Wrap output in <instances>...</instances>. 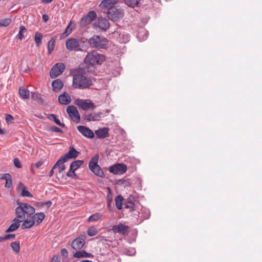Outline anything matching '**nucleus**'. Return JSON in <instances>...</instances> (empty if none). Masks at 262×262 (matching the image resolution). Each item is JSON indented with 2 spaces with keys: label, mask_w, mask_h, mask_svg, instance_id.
Masks as SVG:
<instances>
[{
  "label": "nucleus",
  "mask_w": 262,
  "mask_h": 262,
  "mask_svg": "<svg viewBox=\"0 0 262 262\" xmlns=\"http://www.w3.org/2000/svg\"><path fill=\"white\" fill-rule=\"evenodd\" d=\"M21 195L23 197H29L32 198L33 195L28 190L25 189H24L23 191L21 192Z\"/></svg>",
  "instance_id": "obj_45"
},
{
  "label": "nucleus",
  "mask_w": 262,
  "mask_h": 262,
  "mask_svg": "<svg viewBox=\"0 0 262 262\" xmlns=\"http://www.w3.org/2000/svg\"><path fill=\"white\" fill-rule=\"evenodd\" d=\"M5 120L7 124H9L13 122L14 118L11 115L7 114L5 115Z\"/></svg>",
  "instance_id": "obj_46"
},
{
  "label": "nucleus",
  "mask_w": 262,
  "mask_h": 262,
  "mask_svg": "<svg viewBox=\"0 0 262 262\" xmlns=\"http://www.w3.org/2000/svg\"><path fill=\"white\" fill-rule=\"evenodd\" d=\"M117 184L125 187L129 186L130 183L128 181L125 179H119L117 181Z\"/></svg>",
  "instance_id": "obj_41"
},
{
  "label": "nucleus",
  "mask_w": 262,
  "mask_h": 262,
  "mask_svg": "<svg viewBox=\"0 0 262 262\" xmlns=\"http://www.w3.org/2000/svg\"><path fill=\"white\" fill-rule=\"evenodd\" d=\"M15 236L16 235L15 234H8L1 236H0V243L8 239H14L15 238Z\"/></svg>",
  "instance_id": "obj_39"
},
{
  "label": "nucleus",
  "mask_w": 262,
  "mask_h": 262,
  "mask_svg": "<svg viewBox=\"0 0 262 262\" xmlns=\"http://www.w3.org/2000/svg\"><path fill=\"white\" fill-rule=\"evenodd\" d=\"M148 33L145 29H142L139 31L137 34V38L140 40H143L147 38Z\"/></svg>",
  "instance_id": "obj_31"
},
{
  "label": "nucleus",
  "mask_w": 262,
  "mask_h": 262,
  "mask_svg": "<svg viewBox=\"0 0 262 262\" xmlns=\"http://www.w3.org/2000/svg\"><path fill=\"white\" fill-rule=\"evenodd\" d=\"M81 166H82V160H76L73 161L71 164L70 168L71 169V170L75 171Z\"/></svg>",
  "instance_id": "obj_34"
},
{
  "label": "nucleus",
  "mask_w": 262,
  "mask_h": 262,
  "mask_svg": "<svg viewBox=\"0 0 262 262\" xmlns=\"http://www.w3.org/2000/svg\"><path fill=\"white\" fill-rule=\"evenodd\" d=\"M105 60L103 55L98 53L95 51L89 52L84 58V61L86 64L92 67L90 69L94 68L93 66L96 64H101Z\"/></svg>",
  "instance_id": "obj_1"
},
{
  "label": "nucleus",
  "mask_w": 262,
  "mask_h": 262,
  "mask_svg": "<svg viewBox=\"0 0 262 262\" xmlns=\"http://www.w3.org/2000/svg\"><path fill=\"white\" fill-rule=\"evenodd\" d=\"M55 39L52 38L48 42V54L50 55L54 49Z\"/></svg>",
  "instance_id": "obj_35"
},
{
  "label": "nucleus",
  "mask_w": 262,
  "mask_h": 262,
  "mask_svg": "<svg viewBox=\"0 0 262 262\" xmlns=\"http://www.w3.org/2000/svg\"><path fill=\"white\" fill-rule=\"evenodd\" d=\"M44 205H47L49 208L52 205V202L50 201H47V202H43Z\"/></svg>",
  "instance_id": "obj_64"
},
{
  "label": "nucleus",
  "mask_w": 262,
  "mask_h": 262,
  "mask_svg": "<svg viewBox=\"0 0 262 262\" xmlns=\"http://www.w3.org/2000/svg\"><path fill=\"white\" fill-rule=\"evenodd\" d=\"M18 207L15 209L17 217L25 220V214L32 215L35 212V208L28 203H18Z\"/></svg>",
  "instance_id": "obj_2"
},
{
  "label": "nucleus",
  "mask_w": 262,
  "mask_h": 262,
  "mask_svg": "<svg viewBox=\"0 0 262 262\" xmlns=\"http://www.w3.org/2000/svg\"><path fill=\"white\" fill-rule=\"evenodd\" d=\"M91 256H93L91 253H89L83 250V257H90Z\"/></svg>",
  "instance_id": "obj_58"
},
{
  "label": "nucleus",
  "mask_w": 262,
  "mask_h": 262,
  "mask_svg": "<svg viewBox=\"0 0 262 262\" xmlns=\"http://www.w3.org/2000/svg\"><path fill=\"white\" fill-rule=\"evenodd\" d=\"M66 69V66L63 63H57L54 65L51 69L50 76L51 78H55L61 74Z\"/></svg>",
  "instance_id": "obj_9"
},
{
  "label": "nucleus",
  "mask_w": 262,
  "mask_h": 262,
  "mask_svg": "<svg viewBox=\"0 0 262 262\" xmlns=\"http://www.w3.org/2000/svg\"><path fill=\"white\" fill-rule=\"evenodd\" d=\"M71 97L67 92H64L58 97L59 103L62 105H67L71 102Z\"/></svg>",
  "instance_id": "obj_21"
},
{
  "label": "nucleus",
  "mask_w": 262,
  "mask_h": 262,
  "mask_svg": "<svg viewBox=\"0 0 262 262\" xmlns=\"http://www.w3.org/2000/svg\"><path fill=\"white\" fill-rule=\"evenodd\" d=\"M127 170V166L124 163H118L109 167V171L114 174H122Z\"/></svg>",
  "instance_id": "obj_12"
},
{
  "label": "nucleus",
  "mask_w": 262,
  "mask_h": 262,
  "mask_svg": "<svg viewBox=\"0 0 262 262\" xmlns=\"http://www.w3.org/2000/svg\"><path fill=\"white\" fill-rule=\"evenodd\" d=\"M42 19L45 23H46L49 20V16L47 14H44L42 15Z\"/></svg>",
  "instance_id": "obj_60"
},
{
  "label": "nucleus",
  "mask_w": 262,
  "mask_h": 262,
  "mask_svg": "<svg viewBox=\"0 0 262 262\" xmlns=\"http://www.w3.org/2000/svg\"><path fill=\"white\" fill-rule=\"evenodd\" d=\"M75 104L78 105L79 107L82 108V99H77Z\"/></svg>",
  "instance_id": "obj_57"
},
{
  "label": "nucleus",
  "mask_w": 262,
  "mask_h": 262,
  "mask_svg": "<svg viewBox=\"0 0 262 262\" xmlns=\"http://www.w3.org/2000/svg\"><path fill=\"white\" fill-rule=\"evenodd\" d=\"M118 0H103L99 5V7L101 8H108L111 7V5L114 4Z\"/></svg>",
  "instance_id": "obj_28"
},
{
  "label": "nucleus",
  "mask_w": 262,
  "mask_h": 262,
  "mask_svg": "<svg viewBox=\"0 0 262 262\" xmlns=\"http://www.w3.org/2000/svg\"><path fill=\"white\" fill-rule=\"evenodd\" d=\"M11 175L8 173L3 174V180L4 179L6 181L9 178H11Z\"/></svg>",
  "instance_id": "obj_59"
},
{
  "label": "nucleus",
  "mask_w": 262,
  "mask_h": 262,
  "mask_svg": "<svg viewBox=\"0 0 262 262\" xmlns=\"http://www.w3.org/2000/svg\"><path fill=\"white\" fill-rule=\"evenodd\" d=\"M83 136L92 139L94 137V133L89 128L83 126Z\"/></svg>",
  "instance_id": "obj_29"
},
{
  "label": "nucleus",
  "mask_w": 262,
  "mask_h": 262,
  "mask_svg": "<svg viewBox=\"0 0 262 262\" xmlns=\"http://www.w3.org/2000/svg\"><path fill=\"white\" fill-rule=\"evenodd\" d=\"M103 117L102 113H85L83 114V118L88 121H95L99 120Z\"/></svg>",
  "instance_id": "obj_14"
},
{
  "label": "nucleus",
  "mask_w": 262,
  "mask_h": 262,
  "mask_svg": "<svg viewBox=\"0 0 262 262\" xmlns=\"http://www.w3.org/2000/svg\"><path fill=\"white\" fill-rule=\"evenodd\" d=\"M108 190V193L106 196V200L107 203L112 202L113 201V196L111 192V190L110 187L107 188Z\"/></svg>",
  "instance_id": "obj_47"
},
{
  "label": "nucleus",
  "mask_w": 262,
  "mask_h": 262,
  "mask_svg": "<svg viewBox=\"0 0 262 262\" xmlns=\"http://www.w3.org/2000/svg\"><path fill=\"white\" fill-rule=\"evenodd\" d=\"M42 35L39 32H36L35 35V41L37 47H39L42 42Z\"/></svg>",
  "instance_id": "obj_38"
},
{
  "label": "nucleus",
  "mask_w": 262,
  "mask_h": 262,
  "mask_svg": "<svg viewBox=\"0 0 262 262\" xmlns=\"http://www.w3.org/2000/svg\"><path fill=\"white\" fill-rule=\"evenodd\" d=\"M61 255L65 257V258H67L68 257V250L65 249V248H63L61 250Z\"/></svg>",
  "instance_id": "obj_53"
},
{
  "label": "nucleus",
  "mask_w": 262,
  "mask_h": 262,
  "mask_svg": "<svg viewBox=\"0 0 262 262\" xmlns=\"http://www.w3.org/2000/svg\"><path fill=\"white\" fill-rule=\"evenodd\" d=\"M31 97L33 99L37 100H41V97L40 96V95L36 92H33L31 94Z\"/></svg>",
  "instance_id": "obj_48"
},
{
  "label": "nucleus",
  "mask_w": 262,
  "mask_h": 262,
  "mask_svg": "<svg viewBox=\"0 0 262 262\" xmlns=\"http://www.w3.org/2000/svg\"><path fill=\"white\" fill-rule=\"evenodd\" d=\"M11 246L13 250L16 253H18L20 250V246L19 242H14L11 244Z\"/></svg>",
  "instance_id": "obj_40"
},
{
  "label": "nucleus",
  "mask_w": 262,
  "mask_h": 262,
  "mask_svg": "<svg viewBox=\"0 0 262 262\" xmlns=\"http://www.w3.org/2000/svg\"><path fill=\"white\" fill-rule=\"evenodd\" d=\"M24 220L19 219V217H17V216L15 219L13 220V223L10 226V227L6 230V233L11 232L15 231L17 229L19 226L20 223L22 222Z\"/></svg>",
  "instance_id": "obj_16"
},
{
  "label": "nucleus",
  "mask_w": 262,
  "mask_h": 262,
  "mask_svg": "<svg viewBox=\"0 0 262 262\" xmlns=\"http://www.w3.org/2000/svg\"><path fill=\"white\" fill-rule=\"evenodd\" d=\"M23 221L24 222L21 225V228L23 229L31 228L35 225L34 221H33L32 217L31 219H25Z\"/></svg>",
  "instance_id": "obj_27"
},
{
  "label": "nucleus",
  "mask_w": 262,
  "mask_h": 262,
  "mask_svg": "<svg viewBox=\"0 0 262 262\" xmlns=\"http://www.w3.org/2000/svg\"><path fill=\"white\" fill-rule=\"evenodd\" d=\"M123 201V198L121 195H117L115 198V204L116 208L121 210L122 208V202Z\"/></svg>",
  "instance_id": "obj_33"
},
{
  "label": "nucleus",
  "mask_w": 262,
  "mask_h": 262,
  "mask_svg": "<svg viewBox=\"0 0 262 262\" xmlns=\"http://www.w3.org/2000/svg\"><path fill=\"white\" fill-rule=\"evenodd\" d=\"M12 185V178H9L6 181L5 186L7 188H10Z\"/></svg>",
  "instance_id": "obj_50"
},
{
  "label": "nucleus",
  "mask_w": 262,
  "mask_h": 262,
  "mask_svg": "<svg viewBox=\"0 0 262 262\" xmlns=\"http://www.w3.org/2000/svg\"><path fill=\"white\" fill-rule=\"evenodd\" d=\"M71 247L76 251L74 253V257L76 258L82 257V237L81 236L75 238L71 243Z\"/></svg>",
  "instance_id": "obj_8"
},
{
  "label": "nucleus",
  "mask_w": 262,
  "mask_h": 262,
  "mask_svg": "<svg viewBox=\"0 0 262 262\" xmlns=\"http://www.w3.org/2000/svg\"><path fill=\"white\" fill-rule=\"evenodd\" d=\"M125 208L129 209L132 212L136 210V206L134 202V197L130 195L124 204Z\"/></svg>",
  "instance_id": "obj_17"
},
{
  "label": "nucleus",
  "mask_w": 262,
  "mask_h": 262,
  "mask_svg": "<svg viewBox=\"0 0 262 262\" xmlns=\"http://www.w3.org/2000/svg\"><path fill=\"white\" fill-rule=\"evenodd\" d=\"M108 210L110 212H113L114 210V207L112 205V202L107 203V204Z\"/></svg>",
  "instance_id": "obj_54"
},
{
  "label": "nucleus",
  "mask_w": 262,
  "mask_h": 262,
  "mask_svg": "<svg viewBox=\"0 0 262 262\" xmlns=\"http://www.w3.org/2000/svg\"><path fill=\"white\" fill-rule=\"evenodd\" d=\"M11 19L10 18H5L3 19H1V20H0V27L8 26L11 23Z\"/></svg>",
  "instance_id": "obj_44"
},
{
  "label": "nucleus",
  "mask_w": 262,
  "mask_h": 262,
  "mask_svg": "<svg viewBox=\"0 0 262 262\" xmlns=\"http://www.w3.org/2000/svg\"><path fill=\"white\" fill-rule=\"evenodd\" d=\"M33 214L32 218L33 221H34V224L35 225H38L45 217V214L43 212H39L35 214L34 213Z\"/></svg>",
  "instance_id": "obj_22"
},
{
  "label": "nucleus",
  "mask_w": 262,
  "mask_h": 262,
  "mask_svg": "<svg viewBox=\"0 0 262 262\" xmlns=\"http://www.w3.org/2000/svg\"><path fill=\"white\" fill-rule=\"evenodd\" d=\"M98 156L93 157L89 163V169L96 176L103 178L104 177V172L101 167L98 164Z\"/></svg>",
  "instance_id": "obj_6"
},
{
  "label": "nucleus",
  "mask_w": 262,
  "mask_h": 262,
  "mask_svg": "<svg viewBox=\"0 0 262 262\" xmlns=\"http://www.w3.org/2000/svg\"><path fill=\"white\" fill-rule=\"evenodd\" d=\"M67 112L71 120L78 123L80 122V117L79 113L75 106L69 105L67 107Z\"/></svg>",
  "instance_id": "obj_11"
},
{
  "label": "nucleus",
  "mask_w": 262,
  "mask_h": 262,
  "mask_svg": "<svg viewBox=\"0 0 262 262\" xmlns=\"http://www.w3.org/2000/svg\"><path fill=\"white\" fill-rule=\"evenodd\" d=\"M95 134L98 138L104 139L109 136L108 129L106 127L99 128L95 130Z\"/></svg>",
  "instance_id": "obj_20"
},
{
  "label": "nucleus",
  "mask_w": 262,
  "mask_h": 262,
  "mask_svg": "<svg viewBox=\"0 0 262 262\" xmlns=\"http://www.w3.org/2000/svg\"><path fill=\"white\" fill-rule=\"evenodd\" d=\"M107 17L112 20L117 21L123 17V11L118 6H111L105 12Z\"/></svg>",
  "instance_id": "obj_5"
},
{
  "label": "nucleus",
  "mask_w": 262,
  "mask_h": 262,
  "mask_svg": "<svg viewBox=\"0 0 262 262\" xmlns=\"http://www.w3.org/2000/svg\"><path fill=\"white\" fill-rule=\"evenodd\" d=\"M66 46L70 51H78L81 50L80 47V40L75 38L67 39L66 42Z\"/></svg>",
  "instance_id": "obj_10"
},
{
  "label": "nucleus",
  "mask_w": 262,
  "mask_h": 262,
  "mask_svg": "<svg viewBox=\"0 0 262 262\" xmlns=\"http://www.w3.org/2000/svg\"><path fill=\"white\" fill-rule=\"evenodd\" d=\"M66 162L67 161L62 160V157H61L60 159H58V160L56 162V163L53 166V169H55L56 168H57L59 172L60 173L61 172L66 168L64 163Z\"/></svg>",
  "instance_id": "obj_25"
},
{
  "label": "nucleus",
  "mask_w": 262,
  "mask_h": 262,
  "mask_svg": "<svg viewBox=\"0 0 262 262\" xmlns=\"http://www.w3.org/2000/svg\"><path fill=\"white\" fill-rule=\"evenodd\" d=\"M67 176L69 177H73L76 176V174L74 171L71 170L70 168V170L67 173Z\"/></svg>",
  "instance_id": "obj_55"
},
{
  "label": "nucleus",
  "mask_w": 262,
  "mask_h": 262,
  "mask_svg": "<svg viewBox=\"0 0 262 262\" xmlns=\"http://www.w3.org/2000/svg\"><path fill=\"white\" fill-rule=\"evenodd\" d=\"M97 27L102 31H105L110 27L108 20L103 17H99L96 22Z\"/></svg>",
  "instance_id": "obj_15"
},
{
  "label": "nucleus",
  "mask_w": 262,
  "mask_h": 262,
  "mask_svg": "<svg viewBox=\"0 0 262 262\" xmlns=\"http://www.w3.org/2000/svg\"><path fill=\"white\" fill-rule=\"evenodd\" d=\"M75 28V23L72 20L70 21L65 31L60 34V39H63L69 35Z\"/></svg>",
  "instance_id": "obj_19"
},
{
  "label": "nucleus",
  "mask_w": 262,
  "mask_h": 262,
  "mask_svg": "<svg viewBox=\"0 0 262 262\" xmlns=\"http://www.w3.org/2000/svg\"><path fill=\"white\" fill-rule=\"evenodd\" d=\"M124 1L127 6L134 8L139 5L141 0H124Z\"/></svg>",
  "instance_id": "obj_37"
},
{
  "label": "nucleus",
  "mask_w": 262,
  "mask_h": 262,
  "mask_svg": "<svg viewBox=\"0 0 262 262\" xmlns=\"http://www.w3.org/2000/svg\"><path fill=\"white\" fill-rule=\"evenodd\" d=\"M80 152L77 151L73 146H70L68 152L62 156V160L68 161L69 160L76 158Z\"/></svg>",
  "instance_id": "obj_13"
},
{
  "label": "nucleus",
  "mask_w": 262,
  "mask_h": 262,
  "mask_svg": "<svg viewBox=\"0 0 262 262\" xmlns=\"http://www.w3.org/2000/svg\"><path fill=\"white\" fill-rule=\"evenodd\" d=\"M102 217V214L100 213H95L91 215L88 219L87 222L91 223L96 222L100 220Z\"/></svg>",
  "instance_id": "obj_30"
},
{
  "label": "nucleus",
  "mask_w": 262,
  "mask_h": 262,
  "mask_svg": "<svg viewBox=\"0 0 262 262\" xmlns=\"http://www.w3.org/2000/svg\"><path fill=\"white\" fill-rule=\"evenodd\" d=\"M89 43L93 48L98 49H105L108 45V40L102 36L94 35L89 40Z\"/></svg>",
  "instance_id": "obj_3"
},
{
  "label": "nucleus",
  "mask_w": 262,
  "mask_h": 262,
  "mask_svg": "<svg viewBox=\"0 0 262 262\" xmlns=\"http://www.w3.org/2000/svg\"><path fill=\"white\" fill-rule=\"evenodd\" d=\"M27 31V29L24 26H21L19 28V31L17 34L18 38L21 40L24 38L23 33Z\"/></svg>",
  "instance_id": "obj_42"
},
{
  "label": "nucleus",
  "mask_w": 262,
  "mask_h": 262,
  "mask_svg": "<svg viewBox=\"0 0 262 262\" xmlns=\"http://www.w3.org/2000/svg\"><path fill=\"white\" fill-rule=\"evenodd\" d=\"M150 216L149 211L148 210H145V215L144 216H141V217L143 219H147L149 218Z\"/></svg>",
  "instance_id": "obj_56"
},
{
  "label": "nucleus",
  "mask_w": 262,
  "mask_h": 262,
  "mask_svg": "<svg viewBox=\"0 0 262 262\" xmlns=\"http://www.w3.org/2000/svg\"><path fill=\"white\" fill-rule=\"evenodd\" d=\"M95 70L93 68H83V89L89 88L93 84V81L95 80Z\"/></svg>",
  "instance_id": "obj_4"
},
{
  "label": "nucleus",
  "mask_w": 262,
  "mask_h": 262,
  "mask_svg": "<svg viewBox=\"0 0 262 262\" xmlns=\"http://www.w3.org/2000/svg\"><path fill=\"white\" fill-rule=\"evenodd\" d=\"M14 164L15 166L17 168H20L21 167V164L18 158H15L14 159Z\"/></svg>",
  "instance_id": "obj_51"
},
{
  "label": "nucleus",
  "mask_w": 262,
  "mask_h": 262,
  "mask_svg": "<svg viewBox=\"0 0 262 262\" xmlns=\"http://www.w3.org/2000/svg\"><path fill=\"white\" fill-rule=\"evenodd\" d=\"M19 93L20 95V96L23 99H28L30 97V93L28 90L24 88H20L19 90Z\"/></svg>",
  "instance_id": "obj_32"
},
{
  "label": "nucleus",
  "mask_w": 262,
  "mask_h": 262,
  "mask_svg": "<svg viewBox=\"0 0 262 262\" xmlns=\"http://www.w3.org/2000/svg\"><path fill=\"white\" fill-rule=\"evenodd\" d=\"M42 164H43L42 161H38L35 164V166L36 168H38L40 166H41L42 165Z\"/></svg>",
  "instance_id": "obj_63"
},
{
  "label": "nucleus",
  "mask_w": 262,
  "mask_h": 262,
  "mask_svg": "<svg viewBox=\"0 0 262 262\" xmlns=\"http://www.w3.org/2000/svg\"><path fill=\"white\" fill-rule=\"evenodd\" d=\"M121 37L122 38V42L123 43H126L129 40V34H122Z\"/></svg>",
  "instance_id": "obj_49"
},
{
  "label": "nucleus",
  "mask_w": 262,
  "mask_h": 262,
  "mask_svg": "<svg viewBox=\"0 0 262 262\" xmlns=\"http://www.w3.org/2000/svg\"><path fill=\"white\" fill-rule=\"evenodd\" d=\"M53 90L54 92H59L60 89L63 87V84L60 79L54 80L52 83Z\"/></svg>",
  "instance_id": "obj_24"
},
{
  "label": "nucleus",
  "mask_w": 262,
  "mask_h": 262,
  "mask_svg": "<svg viewBox=\"0 0 262 262\" xmlns=\"http://www.w3.org/2000/svg\"><path fill=\"white\" fill-rule=\"evenodd\" d=\"M95 108L94 103L89 99L83 100V111L93 110Z\"/></svg>",
  "instance_id": "obj_23"
},
{
  "label": "nucleus",
  "mask_w": 262,
  "mask_h": 262,
  "mask_svg": "<svg viewBox=\"0 0 262 262\" xmlns=\"http://www.w3.org/2000/svg\"><path fill=\"white\" fill-rule=\"evenodd\" d=\"M50 130L54 132L62 133V130L60 128L56 126L51 127Z\"/></svg>",
  "instance_id": "obj_52"
},
{
  "label": "nucleus",
  "mask_w": 262,
  "mask_h": 262,
  "mask_svg": "<svg viewBox=\"0 0 262 262\" xmlns=\"http://www.w3.org/2000/svg\"><path fill=\"white\" fill-rule=\"evenodd\" d=\"M48 118L50 120H53L55 123L58 125L59 126L62 127L65 126V124L64 123H61L60 120L57 118V116L55 114H50L49 115Z\"/></svg>",
  "instance_id": "obj_36"
},
{
  "label": "nucleus",
  "mask_w": 262,
  "mask_h": 262,
  "mask_svg": "<svg viewBox=\"0 0 262 262\" xmlns=\"http://www.w3.org/2000/svg\"><path fill=\"white\" fill-rule=\"evenodd\" d=\"M18 188L19 189L21 190L22 191L24 189L26 188V187L21 182H19L18 186Z\"/></svg>",
  "instance_id": "obj_61"
},
{
  "label": "nucleus",
  "mask_w": 262,
  "mask_h": 262,
  "mask_svg": "<svg viewBox=\"0 0 262 262\" xmlns=\"http://www.w3.org/2000/svg\"><path fill=\"white\" fill-rule=\"evenodd\" d=\"M88 234L90 236H93L97 234V231L94 227H91L87 231Z\"/></svg>",
  "instance_id": "obj_43"
},
{
  "label": "nucleus",
  "mask_w": 262,
  "mask_h": 262,
  "mask_svg": "<svg viewBox=\"0 0 262 262\" xmlns=\"http://www.w3.org/2000/svg\"><path fill=\"white\" fill-rule=\"evenodd\" d=\"M50 262H59L58 257L54 256L51 260Z\"/></svg>",
  "instance_id": "obj_62"
},
{
  "label": "nucleus",
  "mask_w": 262,
  "mask_h": 262,
  "mask_svg": "<svg viewBox=\"0 0 262 262\" xmlns=\"http://www.w3.org/2000/svg\"><path fill=\"white\" fill-rule=\"evenodd\" d=\"M128 227L122 224H119L114 225L112 228V230L114 233H119L122 235H125L127 231Z\"/></svg>",
  "instance_id": "obj_18"
},
{
  "label": "nucleus",
  "mask_w": 262,
  "mask_h": 262,
  "mask_svg": "<svg viewBox=\"0 0 262 262\" xmlns=\"http://www.w3.org/2000/svg\"><path fill=\"white\" fill-rule=\"evenodd\" d=\"M96 16V13L94 11H91L84 17H83V20L85 23H90L95 19Z\"/></svg>",
  "instance_id": "obj_26"
},
{
  "label": "nucleus",
  "mask_w": 262,
  "mask_h": 262,
  "mask_svg": "<svg viewBox=\"0 0 262 262\" xmlns=\"http://www.w3.org/2000/svg\"><path fill=\"white\" fill-rule=\"evenodd\" d=\"M71 74L73 76V86L77 89L82 88V68L80 65L78 68L73 69L71 71Z\"/></svg>",
  "instance_id": "obj_7"
}]
</instances>
